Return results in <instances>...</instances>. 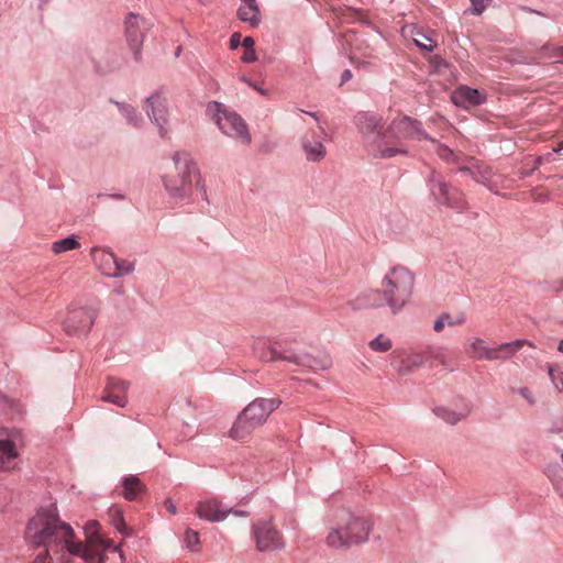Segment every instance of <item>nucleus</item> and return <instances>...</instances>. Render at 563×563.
<instances>
[{"label": "nucleus", "instance_id": "f257e3e1", "mask_svg": "<svg viewBox=\"0 0 563 563\" xmlns=\"http://www.w3.org/2000/svg\"><path fill=\"white\" fill-rule=\"evenodd\" d=\"M353 122L362 136L367 152L378 159H389L398 155H408L406 140H427L434 142L417 119L409 115L395 118L385 128L380 114L371 111H360Z\"/></svg>", "mask_w": 563, "mask_h": 563}, {"label": "nucleus", "instance_id": "f03ea898", "mask_svg": "<svg viewBox=\"0 0 563 563\" xmlns=\"http://www.w3.org/2000/svg\"><path fill=\"white\" fill-rule=\"evenodd\" d=\"M74 530L60 521L56 508L40 509L32 517L25 529V539L34 548L44 547L56 552L67 550L69 553L80 552L74 542Z\"/></svg>", "mask_w": 563, "mask_h": 563}, {"label": "nucleus", "instance_id": "7ed1b4c3", "mask_svg": "<svg viewBox=\"0 0 563 563\" xmlns=\"http://www.w3.org/2000/svg\"><path fill=\"white\" fill-rule=\"evenodd\" d=\"M174 170L162 175L163 187L172 200L181 201L189 198L194 184L203 191L207 200L205 184L200 170L188 153L175 152L172 155Z\"/></svg>", "mask_w": 563, "mask_h": 563}, {"label": "nucleus", "instance_id": "20e7f679", "mask_svg": "<svg viewBox=\"0 0 563 563\" xmlns=\"http://www.w3.org/2000/svg\"><path fill=\"white\" fill-rule=\"evenodd\" d=\"M282 405L280 398L258 397L251 401L236 417L228 431L234 441H245L255 429L266 423L269 416Z\"/></svg>", "mask_w": 563, "mask_h": 563}, {"label": "nucleus", "instance_id": "39448f33", "mask_svg": "<svg viewBox=\"0 0 563 563\" xmlns=\"http://www.w3.org/2000/svg\"><path fill=\"white\" fill-rule=\"evenodd\" d=\"M387 307L397 314L409 302L415 287V275L405 266H395L382 279Z\"/></svg>", "mask_w": 563, "mask_h": 563}, {"label": "nucleus", "instance_id": "423d86ee", "mask_svg": "<svg viewBox=\"0 0 563 563\" xmlns=\"http://www.w3.org/2000/svg\"><path fill=\"white\" fill-rule=\"evenodd\" d=\"M207 109L212 115L214 123L224 135L241 144H251L252 136L249 126L239 113L228 109L223 103L218 101L209 102Z\"/></svg>", "mask_w": 563, "mask_h": 563}, {"label": "nucleus", "instance_id": "0eeeda50", "mask_svg": "<svg viewBox=\"0 0 563 563\" xmlns=\"http://www.w3.org/2000/svg\"><path fill=\"white\" fill-rule=\"evenodd\" d=\"M528 340H516L496 345H489L485 340L478 336L467 339L466 354L478 361H506L512 357Z\"/></svg>", "mask_w": 563, "mask_h": 563}, {"label": "nucleus", "instance_id": "6e6552de", "mask_svg": "<svg viewBox=\"0 0 563 563\" xmlns=\"http://www.w3.org/2000/svg\"><path fill=\"white\" fill-rule=\"evenodd\" d=\"M265 362L284 361L298 366L307 367L313 372L327 371L332 362L329 356L317 357L306 352H296L289 349H278L267 343V349L260 354Z\"/></svg>", "mask_w": 563, "mask_h": 563}, {"label": "nucleus", "instance_id": "1a4fd4ad", "mask_svg": "<svg viewBox=\"0 0 563 563\" xmlns=\"http://www.w3.org/2000/svg\"><path fill=\"white\" fill-rule=\"evenodd\" d=\"M428 187L431 197L441 206L455 209L459 212L466 209V201L462 191L452 187L442 175L431 170L428 178Z\"/></svg>", "mask_w": 563, "mask_h": 563}, {"label": "nucleus", "instance_id": "9d476101", "mask_svg": "<svg viewBox=\"0 0 563 563\" xmlns=\"http://www.w3.org/2000/svg\"><path fill=\"white\" fill-rule=\"evenodd\" d=\"M23 434L18 429H0V471H14L20 463Z\"/></svg>", "mask_w": 563, "mask_h": 563}, {"label": "nucleus", "instance_id": "9b49d317", "mask_svg": "<svg viewBox=\"0 0 563 563\" xmlns=\"http://www.w3.org/2000/svg\"><path fill=\"white\" fill-rule=\"evenodd\" d=\"M144 111L148 120L157 128L161 137L169 133V109L162 90H155L144 101Z\"/></svg>", "mask_w": 563, "mask_h": 563}, {"label": "nucleus", "instance_id": "f8f14e48", "mask_svg": "<svg viewBox=\"0 0 563 563\" xmlns=\"http://www.w3.org/2000/svg\"><path fill=\"white\" fill-rule=\"evenodd\" d=\"M252 533L260 552L277 551L285 547L280 532L271 520H258L253 525Z\"/></svg>", "mask_w": 563, "mask_h": 563}, {"label": "nucleus", "instance_id": "ddd939ff", "mask_svg": "<svg viewBox=\"0 0 563 563\" xmlns=\"http://www.w3.org/2000/svg\"><path fill=\"white\" fill-rule=\"evenodd\" d=\"M97 311L92 308H78L69 311L64 322V329L69 335H86L95 320Z\"/></svg>", "mask_w": 563, "mask_h": 563}, {"label": "nucleus", "instance_id": "4468645a", "mask_svg": "<svg viewBox=\"0 0 563 563\" xmlns=\"http://www.w3.org/2000/svg\"><path fill=\"white\" fill-rule=\"evenodd\" d=\"M229 514L239 517H246L249 514L243 510H234L222 505L216 499L201 500L197 504L196 515L210 522L223 521Z\"/></svg>", "mask_w": 563, "mask_h": 563}, {"label": "nucleus", "instance_id": "2eb2a0df", "mask_svg": "<svg viewBox=\"0 0 563 563\" xmlns=\"http://www.w3.org/2000/svg\"><path fill=\"white\" fill-rule=\"evenodd\" d=\"M151 24L142 16L131 13L125 20V35L129 46L133 49L135 59L141 58V47L145 32Z\"/></svg>", "mask_w": 563, "mask_h": 563}, {"label": "nucleus", "instance_id": "dca6fc26", "mask_svg": "<svg viewBox=\"0 0 563 563\" xmlns=\"http://www.w3.org/2000/svg\"><path fill=\"white\" fill-rule=\"evenodd\" d=\"M338 519H341L346 536H351L353 544L367 541L372 530V525L367 519L354 516L349 511H342Z\"/></svg>", "mask_w": 563, "mask_h": 563}, {"label": "nucleus", "instance_id": "f3484780", "mask_svg": "<svg viewBox=\"0 0 563 563\" xmlns=\"http://www.w3.org/2000/svg\"><path fill=\"white\" fill-rule=\"evenodd\" d=\"M464 163L460 164L459 172L467 174L476 183L485 186L489 191L498 194L495 186L492 184L493 172L489 167L479 164L473 157H464Z\"/></svg>", "mask_w": 563, "mask_h": 563}, {"label": "nucleus", "instance_id": "a211bd4d", "mask_svg": "<svg viewBox=\"0 0 563 563\" xmlns=\"http://www.w3.org/2000/svg\"><path fill=\"white\" fill-rule=\"evenodd\" d=\"M301 150L305 158L310 163H319L324 159L327 150L322 141L313 134H305L300 139Z\"/></svg>", "mask_w": 563, "mask_h": 563}, {"label": "nucleus", "instance_id": "6ab92c4d", "mask_svg": "<svg viewBox=\"0 0 563 563\" xmlns=\"http://www.w3.org/2000/svg\"><path fill=\"white\" fill-rule=\"evenodd\" d=\"M452 102L460 108L479 106L485 101V96L477 89L467 86L456 88L452 93Z\"/></svg>", "mask_w": 563, "mask_h": 563}, {"label": "nucleus", "instance_id": "aec40b11", "mask_svg": "<svg viewBox=\"0 0 563 563\" xmlns=\"http://www.w3.org/2000/svg\"><path fill=\"white\" fill-rule=\"evenodd\" d=\"M354 309H377L387 306V297L384 288L369 289L361 294L353 302Z\"/></svg>", "mask_w": 563, "mask_h": 563}, {"label": "nucleus", "instance_id": "412c9836", "mask_svg": "<svg viewBox=\"0 0 563 563\" xmlns=\"http://www.w3.org/2000/svg\"><path fill=\"white\" fill-rule=\"evenodd\" d=\"M128 388V382L118 378H110L107 384L106 394L102 396V400L111 402L118 407H125L128 402L125 396Z\"/></svg>", "mask_w": 563, "mask_h": 563}, {"label": "nucleus", "instance_id": "4be33fe9", "mask_svg": "<svg viewBox=\"0 0 563 563\" xmlns=\"http://www.w3.org/2000/svg\"><path fill=\"white\" fill-rule=\"evenodd\" d=\"M91 255L98 269L104 276L112 278L118 257L110 250L102 247H93Z\"/></svg>", "mask_w": 563, "mask_h": 563}, {"label": "nucleus", "instance_id": "5701e85b", "mask_svg": "<svg viewBox=\"0 0 563 563\" xmlns=\"http://www.w3.org/2000/svg\"><path fill=\"white\" fill-rule=\"evenodd\" d=\"M238 16L242 22L249 23L252 27L258 26L262 18L256 0H241Z\"/></svg>", "mask_w": 563, "mask_h": 563}, {"label": "nucleus", "instance_id": "b1692460", "mask_svg": "<svg viewBox=\"0 0 563 563\" xmlns=\"http://www.w3.org/2000/svg\"><path fill=\"white\" fill-rule=\"evenodd\" d=\"M427 365L433 366L434 363L440 364L444 368H451V360L448 353V349L443 345L431 344L423 349Z\"/></svg>", "mask_w": 563, "mask_h": 563}, {"label": "nucleus", "instance_id": "393cba45", "mask_svg": "<svg viewBox=\"0 0 563 563\" xmlns=\"http://www.w3.org/2000/svg\"><path fill=\"white\" fill-rule=\"evenodd\" d=\"M338 523L335 527H332L327 537H325V544L329 548L333 549H341V548H349L353 545V542L351 540V536H346V532L344 530V526L341 521V519H338Z\"/></svg>", "mask_w": 563, "mask_h": 563}, {"label": "nucleus", "instance_id": "a878e982", "mask_svg": "<svg viewBox=\"0 0 563 563\" xmlns=\"http://www.w3.org/2000/svg\"><path fill=\"white\" fill-rule=\"evenodd\" d=\"M111 102L117 106L119 112L125 119L128 125L134 129H141L144 125V118L132 104L114 100Z\"/></svg>", "mask_w": 563, "mask_h": 563}, {"label": "nucleus", "instance_id": "bb28decb", "mask_svg": "<svg viewBox=\"0 0 563 563\" xmlns=\"http://www.w3.org/2000/svg\"><path fill=\"white\" fill-rule=\"evenodd\" d=\"M427 365L423 350L409 353L400 361L397 367L399 375L405 376L411 373L415 368Z\"/></svg>", "mask_w": 563, "mask_h": 563}, {"label": "nucleus", "instance_id": "cd10ccee", "mask_svg": "<svg viewBox=\"0 0 563 563\" xmlns=\"http://www.w3.org/2000/svg\"><path fill=\"white\" fill-rule=\"evenodd\" d=\"M75 544L80 547V552L73 554L81 556L86 563H104V553L96 542H89L87 545L80 542H75Z\"/></svg>", "mask_w": 563, "mask_h": 563}, {"label": "nucleus", "instance_id": "c85d7f7f", "mask_svg": "<svg viewBox=\"0 0 563 563\" xmlns=\"http://www.w3.org/2000/svg\"><path fill=\"white\" fill-rule=\"evenodd\" d=\"M123 497L126 500H134L145 490L144 484L137 475H129L122 479Z\"/></svg>", "mask_w": 563, "mask_h": 563}, {"label": "nucleus", "instance_id": "c756f323", "mask_svg": "<svg viewBox=\"0 0 563 563\" xmlns=\"http://www.w3.org/2000/svg\"><path fill=\"white\" fill-rule=\"evenodd\" d=\"M434 144H437L435 153L439 156L440 159H442L446 164H455L460 165L464 163V157H461L459 154H456L452 148L446 146L445 144L438 143L435 139Z\"/></svg>", "mask_w": 563, "mask_h": 563}, {"label": "nucleus", "instance_id": "7c9ffc66", "mask_svg": "<svg viewBox=\"0 0 563 563\" xmlns=\"http://www.w3.org/2000/svg\"><path fill=\"white\" fill-rule=\"evenodd\" d=\"M465 321L464 316H460L459 318H453L450 313L443 312L441 313L433 323V331L441 332L445 325L455 327L461 325Z\"/></svg>", "mask_w": 563, "mask_h": 563}, {"label": "nucleus", "instance_id": "2f4dec72", "mask_svg": "<svg viewBox=\"0 0 563 563\" xmlns=\"http://www.w3.org/2000/svg\"><path fill=\"white\" fill-rule=\"evenodd\" d=\"M80 246L79 242L75 236H68L58 241H55L52 245V251L55 254H62L67 251L76 250Z\"/></svg>", "mask_w": 563, "mask_h": 563}, {"label": "nucleus", "instance_id": "473e14b6", "mask_svg": "<svg viewBox=\"0 0 563 563\" xmlns=\"http://www.w3.org/2000/svg\"><path fill=\"white\" fill-rule=\"evenodd\" d=\"M433 412L437 417L442 419L444 422L452 424V426L456 424L464 418L463 415H461L456 411L450 410L445 407H437L433 409Z\"/></svg>", "mask_w": 563, "mask_h": 563}, {"label": "nucleus", "instance_id": "72a5a7b5", "mask_svg": "<svg viewBox=\"0 0 563 563\" xmlns=\"http://www.w3.org/2000/svg\"><path fill=\"white\" fill-rule=\"evenodd\" d=\"M109 516L111 518V525L123 536H130V531L125 526L123 514L121 509L113 507L109 510Z\"/></svg>", "mask_w": 563, "mask_h": 563}, {"label": "nucleus", "instance_id": "f704fd0d", "mask_svg": "<svg viewBox=\"0 0 563 563\" xmlns=\"http://www.w3.org/2000/svg\"><path fill=\"white\" fill-rule=\"evenodd\" d=\"M368 346L374 352L385 353L391 349L393 343L389 338L380 333L368 342Z\"/></svg>", "mask_w": 563, "mask_h": 563}, {"label": "nucleus", "instance_id": "c9c22d12", "mask_svg": "<svg viewBox=\"0 0 563 563\" xmlns=\"http://www.w3.org/2000/svg\"><path fill=\"white\" fill-rule=\"evenodd\" d=\"M133 271H134L133 262L118 258L112 278L126 276V275L131 274Z\"/></svg>", "mask_w": 563, "mask_h": 563}, {"label": "nucleus", "instance_id": "e433bc0d", "mask_svg": "<svg viewBox=\"0 0 563 563\" xmlns=\"http://www.w3.org/2000/svg\"><path fill=\"white\" fill-rule=\"evenodd\" d=\"M548 374L555 390L559 393L563 391V374L552 365L549 366Z\"/></svg>", "mask_w": 563, "mask_h": 563}, {"label": "nucleus", "instance_id": "4c0bfd02", "mask_svg": "<svg viewBox=\"0 0 563 563\" xmlns=\"http://www.w3.org/2000/svg\"><path fill=\"white\" fill-rule=\"evenodd\" d=\"M185 543L189 550L196 551L200 543L199 533L192 529H187L185 532Z\"/></svg>", "mask_w": 563, "mask_h": 563}, {"label": "nucleus", "instance_id": "58836bf2", "mask_svg": "<svg viewBox=\"0 0 563 563\" xmlns=\"http://www.w3.org/2000/svg\"><path fill=\"white\" fill-rule=\"evenodd\" d=\"M85 532L89 539V542H96L99 536V523L97 521H89L85 526Z\"/></svg>", "mask_w": 563, "mask_h": 563}, {"label": "nucleus", "instance_id": "ea45409f", "mask_svg": "<svg viewBox=\"0 0 563 563\" xmlns=\"http://www.w3.org/2000/svg\"><path fill=\"white\" fill-rule=\"evenodd\" d=\"M96 544L99 547V549L100 548L102 549V552L104 550H112L113 552L119 553L120 558L123 559V553L121 552L120 547L119 545H113L111 540L103 539V538L100 537L96 541Z\"/></svg>", "mask_w": 563, "mask_h": 563}, {"label": "nucleus", "instance_id": "a19ab883", "mask_svg": "<svg viewBox=\"0 0 563 563\" xmlns=\"http://www.w3.org/2000/svg\"><path fill=\"white\" fill-rule=\"evenodd\" d=\"M470 1L472 4V13L479 15L485 11V9H486L485 0H470Z\"/></svg>", "mask_w": 563, "mask_h": 563}, {"label": "nucleus", "instance_id": "79ce46f5", "mask_svg": "<svg viewBox=\"0 0 563 563\" xmlns=\"http://www.w3.org/2000/svg\"><path fill=\"white\" fill-rule=\"evenodd\" d=\"M549 56L554 63H563V46L552 47Z\"/></svg>", "mask_w": 563, "mask_h": 563}, {"label": "nucleus", "instance_id": "37998d69", "mask_svg": "<svg viewBox=\"0 0 563 563\" xmlns=\"http://www.w3.org/2000/svg\"><path fill=\"white\" fill-rule=\"evenodd\" d=\"M241 60L243 63H253L256 60V54L254 49H245L244 54L241 56Z\"/></svg>", "mask_w": 563, "mask_h": 563}, {"label": "nucleus", "instance_id": "c03bdc74", "mask_svg": "<svg viewBox=\"0 0 563 563\" xmlns=\"http://www.w3.org/2000/svg\"><path fill=\"white\" fill-rule=\"evenodd\" d=\"M518 394L523 397L529 404H534V399L527 387H520Z\"/></svg>", "mask_w": 563, "mask_h": 563}, {"label": "nucleus", "instance_id": "a18cd8bd", "mask_svg": "<svg viewBox=\"0 0 563 563\" xmlns=\"http://www.w3.org/2000/svg\"><path fill=\"white\" fill-rule=\"evenodd\" d=\"M51 549H46L43 553H40L32 563H47L48 551Z\"/></svg>", "mask_w": 563, "mask_h": 563}, {"label": "nucleus", "instance_id": "49530a36", "mask_svg": "<svg viewBox=\"0 0 563 563\" xmlns=\"http://www.w3.org/2000/svg\"><path fill=\"white\" fill-rule=\"evenodd\" d=\"M165 507H166L167 511L170 515H176L177 514V507H176L175 503L172 499H169V498L166 499Z\"/></svg>", "mask_w": 563, "mask_h": 563}, {"label": "nucleus", "instance_id": "de8ad7c7", "mask_svg": "<svg viewBox=\"0 0 563 563\" xmlns=\"http://www.w3.org/2000/svg\"><path fill=\"white\" fill-rule=\"evenodd\" d=\"M242 45L245 49H254L255 41L253 37L246 36L243 38Z\"/></svg>", "mask_w": 563, "mask_h": 563}, {"label": "nucleus", "instance_id": "09e8293b", "mask_svg": "<svg viewBox=\"0 0 563 563\" xmlns=\"http://www.w3.org/2000/svg\"><path fill=\"white\" fill-rule=\"evenodd\" d=\"M240 45V34L234 33L230 38V46L232 49H235Z\"/></svg>", "mask_w": 563, "mask_h": 563}, {"label": "nucleus", "instance_id": "8fccbe9b", "mask_svg": "<svg viewBox=\"0 0 563 563\" xmlns=\"http://www.w3.org/2000/svg\"><path fill=\"white\" fill-rule=\"evenodd\" d=\"M415 41V44L420 47L421 49H424V51H428V52H432L434 46L433 45H426L423 44V42H419L417 38L413 40Z\"/></svg>", "mask_w": 563, "mask_h": 563}, {"label": "nucleus", "instance_id": "3c124183", "mask_svg": "<svg viewBox=\"0 0 563 563\" xmlns=\"http://www.w3.org/2000/svg\"><path fill=\"white\" fill-rule=\"evenodd\" d=\"M351 78H352L351 70L350 69H345L342 73V76H341V85H343L344 82L349 81Z\"/></svg>", "mask_w": 563, "mask_h": 563}, {"label": "nucleus", "instance_id": "603ef678", "mask_svg": "<svg viewBox=\"0 0 563 563\" xmlns=\"http://www.w3.org/2000/svg\"><path fill=\"white\" fill-rule=\"evenodd\" d=\"M243 80L249 85L251 86L252 88H254L255 90H257L261 95H266V90L260 88L255 82H252L251 80L249 79H245L243 78Z\"/></svg>", "mask_w": 563, "mask_h": 563}, {"label": "nucleus", "instance_id": "864d4df0", "mask_svg": "<svg viewBox=\"0 0 563 563\" xmlns=\"http://www.w3.org/2000/svg\"><path fill=\"white\" fill-rule=\"evenodd\" d=\"M99 197H109L117 200H124L126 198L123 194L99 195Z\"/></svg>", "mask_w": 563, "mask_h": 563}, {"label": "nucleus", "instance_id": "5fc2aeb1", "mask_svg": "<svg viewBox=\"0 0 563 563\" xmlns=\"http://www.w3.org/2000/svg\"><path fill=\"white\" fill-rule=\"evenodd\" d=\"M556 489L561 493V495L563 497V478H562L561 483L556 484Z\"/></svg>", "mask_w": 563, "mask_h": 563}, {"label": "nucleus", "instance_id": "6e6d98bb", "mask_svg": "<svg viewBox=\"0 0 563 563\" xmlns=\"http://www.w3.org/2000/svg\"><path fill=\"white\" fill-rule=\"evenodd\" d=\"M563 150V141L559 143L558 147L553 148L554 153H559Z\"/></svg>", "mask_w": 563, "mask_h": 563}, {"label": "nucleus", "instance_id": "4d7b16f0", "mask_svg": "<svg viewBox=\"0 0 563 563\" xmlns=\"http://www.w3.org/2000/svg\"><path fill=\"white\" fill-rule=\"evenodd\" d=\"M308 115H310L311 118H313L316 121L319 120V117H318V113L317 112H306Z\"/></svg>", "mask_w": 563, "mask_h": 563}, {"label": "nucleus", "instance_id": "13d9d810", "mask_svg": "<svg viewBox=\"0 0 563 563\" xmlns=\"http://www.w3.org/2000/svg\"><path fill=\"white\" fill-rule=\"evenodd\" d=\"M558 350L563 353V339L560 341Z\"/></svg>", "mask_w": 563, "mask_h": 563}, {"label": "nucleus", "instance_id": "bf43d9fd", "mask_svg": "<svg viewBox=\"0 0 563 563\" xmlns=\"http://www.w3.org/2000/svg\"><path fill=\"white\" fill-rule=\"evenodd\" d=\"M198 1H199L201 4L207 5V4L211 3V1H212V0H198Z\"/></svg>", "mask_w": 563, "mask_h": 563}]
</instances>
